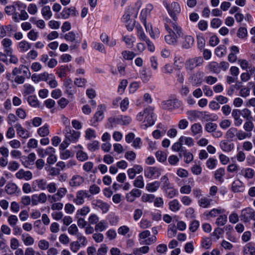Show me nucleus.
<instances>
[{"label": "nucleus", "mask_w": 255, "mask_h": 255, "mask_svg": "<svg viewBox=\"0 0 255 255\" xmlns=\"http://www.w3.org/2000/svg\"><path fill=\"white\" fill-rule=\"evenodd\" d=\"M165 28L168 31L169 34L165 36V40L169 44H176L177 39L183 35L181 27L176 21H174V22H171L170 25L166 24Z\"/></svg>", "instance_id": "obj_1"}, {"label": "nucleus", "mask_w": 255, "mask_h": 255, "mask_svg": "<svg viewBox=\"0 0 255 255\" xmlns=\"http://www.w3.org/2000/svg\"><path fill=\"white\" fill-rule=\"evenodd\" d=\"M163 3L166 8L170 16L174 21H176L177 20L176 15L180 12L181 10L179 3L176 2H172L170 4L166 0H164Z\"/></svg>", "instance_id": "obj_2"}, {"label": "nucleus", "mask_w": 255, "mask_h": 255, "mask_svg": "<svg viewBox=\"0 0 255 255\" xmlns=\"http://www.w3.org/2000/svg\"><path fill=\"white\" fill-rule=\"evenodd\" d=\"M65 139L70 142H76L79 139L80 132L72 129L69 126H66L64 130Z\"/></svg>", "instance_id": "obj_3"}, {"label": "nucleus", "mask_w": 255, "mask_h": 255, "mask_svg": "<svg viewBox=\"0 0 255 255\" xmlns=\"http://www.w3.org/2000/svg\"><path fill=\"white\" fill-rule=\"evenodd\" d=\"M241 220L244 223H249L251 220L255 221V211L251 208H247L242 211Z\"/></svg>", "instance_id": "obj_4"}, {"label": "nucleus", "mask_w": 255, "mask_h": 255, "mask_svg": "<svg viewBox=\"0 0 255 255\" xmlns=\"http://www.w3.org/2000/svg\"><path fill=\"white\" fill-rule=\"evenodd\" d=\"M203 59L202 57H196L186 60L185 66L187 70L192 71L196 67L202 65Z\"/></svg>", "instance_id": "obj_5"}, {"label": "nucleus", "mask_w": 255, "mask_h": 255, "mask_svg": "<svg viewBox=\"0 0 255 255\" xmlns=\"http://www.w3.org/2000/svg\"><path fill=\"white\" fill-rule=\"evenodd\" d=\"M161 169L158 167L149 166L144 169V174L145 177L147 178H154L156 179L161 175Z\"/></svg>", "instance_id": "obj_6"}, {"label": "nucleus", "mask_w": 255, "mask_h": 255, "mask_svg": "<svg viewBox=\"0 0 255 255\" xmlns=\"http://www.w3.org/2000/svg\"><path fill=\"white\" fill-rule=\"evenodd\" d=\"M88 192L86 190H79L76 193V198L74 199V202L77 205H80L84 203V198L89 197Z\"/></svg>", "instance_id": "obj_7"}, {"label": "nucleus", "mask_w": 255, "mask_h": 255, "mask_svg": "<svg viewBox=\"0 0 255 255\" xmlns=\"http://www.w3.org/2000/svg\"><path fill=\"white\" fill-rule=\"evenodd\" d=\"M15 176L19 179H24L28 181L32 179V174L30 171H24L21 169L16 173Z\"/></svg>", "instance_id": "obj_8"}, {"label": "nucleus", "mask_w": 255, "mask_h": 255, "mask_svg": "<svg viewBox=\"0 0 255 255\" xmlns=\"http://www.w3.org/2000/svg\"><path fill=\"white\" fill-rule=\"evenodd\" d=\"M92 205L100 208L103 213H107L110 208V205L108 203L99 199L94 200L92 201Z\"/></svg>", "instance_id": "obj_9"}, {"label": "nucleus", "mask_w": 255, "mask_h": 255, "mask_svg": "<svg viewBox=\"0 0 255 255\" xmlns=\"http://www.w3.org/2000/svg\"><path fill=\"white\" fill-rule=\"evenodd\" d=\"M78 12L77 11L75 7L64 8L61 13V16L64 19H67L70 15L77 16Z\"/></svg>", "instance_id": "obj_10"}, {"label": "nucleus", "mask_w": 255, "mask_h": 255, "mask_svg": "<svg viewBox=\"0 0 255 255\" xmlns=\"http://www.w3.org/2000/svg\"><path fill=\"white\" fill-rule=\"evenodd\" d=\"M204 73L201 71H198L193 74L190 78L192 83L196 85H200L203 80Z\"/></svg>", "instance_id": "obj_11"}, {"label": "nucleus", "mask_w": 255, "mask_h": 255, "mask_svg": "<svg viewBox=\"0 0 255 255\" xmlns=\"http://www.w3.org/2000/svg\"><path fill=\"white\" fill-rule=\"evenodd\" d=\"M232 116L234 119V125L236 127L240 126L243 123V120L240 118V111L234 109L232 112Z\"/></svg>", "instance_id": "obj_12"}, {"label": "nucleus", "mask_w": 255, "mask_h": 255, "mask_svg": "<svg viewBox=\"0 0 255 255\" xmlns=\"http://www.w3.org/2000/svg\"><path fill=\"white\" fill-rule=\"evenodd\" d=\"M84 181V179L83 177L80 175H74L70 179L69 181V185L71 187H77L80 186Z\"/></svg>", "instance_id": "obj_13"}, {"label": "nucleus", "mask_w": 255, "mask_h": 255, "mask_svg": "<svg viewBox=\"0 0 255 255\" xmlns=\"http://www.w3.org/2000/svg\"><path fill=\"white\" fill-rule=\"evenodd\" d=\"M160 185L162 190H167L170 187L173 185L170 182L169 179L167 174L162 176L160 179Z\"/></svg>", "instance_id": "obj_14"}, {"label": "nucleus", "mask_w": 255, "mask_h": 255, "mask_svg": "<svg viewBox=\"0 0 255 255\" xmlns=\"http://www.w3.org/2000/svg\"><path fill=\"white\" fill-rule=\"evenodd\" d=\"M141 194L140 190L137 189H133L129 193L127 194L126 198L129 202H133L135 197H139Z\"/></svg>", "instance_id": "obj_15"}, {"label": "nucleus", "mask_w": 255, "mask_h": 255, "mask_svg": "<svg viewBox=\"0 0 255 255\" xmlns=\"http://www.w3.org/2000/svg\"><path fill=\"white\" fill-rule=\"evenodd\" d=\"M2 45L3 46L4 51L6 54H10L12 53V50L11 48L12 45V41L11 39L5 38L3 39L1 42Z\"/></svg>", "instance_id": "obj_16"}, {"label": "nucleus", "mask_w": 255, "mask_h": 255, "mask_svg": "<svg viewBox=\"0 0 255 255\" xmlns=\"http://www.w3.org/2000/svg\"><path fill=\"white\" fill-rule=\"evenodd\" d=\"M15 128L17 134L22 138H27L29 136L28 131L23 128L21 125L17 124L15 125Z\"/></svg>", "instance_id": "obj_17"}, {"label": "nucleus", "mask_w": 255, "mask_h": 255, "mask_svg": "<svg viewBox=\"0 0 255 255\" xmlns=\"http://www.w3.org/2000/svg\"><path fill=\"white\" fill-rule=\"evenodd\" d=\"M55 149L52 147H49L46 149H38L37 153L39 156L41 158L45 157L46 155H50L51 153H54Z\"/></svg>", "instance_id": "obj_18"}, {"label": "nucleus", "mask_w": 255, "mask_h": 255, "mask_svg": "<svg viewBox=\"0 0 255 255\" xmlns=\"http://www.w3.org/2000/svg\"><path fill=\"white\" fill-rule=\"evenodd\" d=\"M138 8H129L128 11L124 15V19L126 21H129L130 16L136 17L138 13Z\"/></svg>", "instance_id": "obj_19"}, {"label": "nucleus", "mask_w": 255, "mask_h": 255, "mask_svg": "<svg viewBox=\"0 0 255 255\" xmlns=\"http://www.w3.org/2000/svg\"><path fill=\"white\" fill-rule=\"evenodd\" d=\"M232 190L234 192H239L243 191V183L239 180L234 181L232 183Z\"/></svg>", "instance_id": "obj_20"}, {"label": "nucleus", "mask_w": 255, "mask_h": 255, "mask_svg": "<svg viewBox=\"0 0 255 255\" xmlns=\"http://www.w3.org/2000/svg\"><path fill=\"white\" fill-rule=\"evenodd\" d=\"M194 38L190 35L185 36L182 42V47L185 49L191 47L194 44Z\"/></svg>", "instance_id": "obj_21"}, {"label": "nucleus", "mask_w": 255, "mask_h": 255, "mask_svg": "<svg viewBox=\"0 0 255 255\" xmlns=\"http://www.w3.org/2000/svg\"><path fill=\"white\" fill-rule=\"evenodd\" d=\"M244 255H255V247L251 243L246 244L243 249Z\"/></svg>", "instance_id": "obj_22"}, {"label": "nucleus", "mask_w": 255, "mask_h": 255, "mask_svg": "<svg viewBox=\"0 0 255 255\" xmlns=\"http://www.w3.org/2000/svg\"><path fill=\"white\" fill-rule=\"evenodd\" d=\"M221 148L224 151L230 152L234 147L233 143H231L226 140H222L220 143Z\"/></svg>", "instance_id": "obj_23"}, {"label": "nucleus", "mask_w": 255, "mask_h": 255, "mask_svg": "<svg viewBox=\"0 0 255 255\" xmlns=\"http://www.w3.org/2000/svg\"><path fill=\"white\" fill-rule=\"evenodd\" d=\"M99 111L96 113L94 118L96 122L101 121L103 118L104 111L105 110L106 107L105 105H101L98 106Z\"/></svg>", "instance_id": "obj_24"}, {"label": "nucleus", "mask_w": 255, "mask_h": 255, "mask_svg": "<svg viewBox=\"0 0 255 255\" xmlns=\"http://www.w3.org/2000/svg\"><path fill=\"white\" fill-rule=\"evenodd\" d=\"M176 104L175 100H168L163 101L161 106L163 109L165 110H170L174 108Z\"/></svg>", "instance_id": "obj_25"}, {"label": "nucleus", "mask_w": 255, "mask_h": 255, "mask_svg": "<svg viewBox=\"0 0 255 255\" xmlns=\"http://www.w3.org/2000/svg\"><path fill=\"white\" fill-rule=\"evenodd\" d=\"M159 187V182L155 181L152 183H147L146 185V189L149 192H154L157 191Z\"/></svg>", "instance_id": "obj_26"}, {"label": "nucleus", "mask_w": 255, "mask_h": 255, "mask_svg": "<svg viewBox=\"0 0 255 255\" xmlns=\"http://www.w3.org/2000/svg\"><path fill=\"white\" fill-rule=\"evenodd\" d=\"M21 239L23 242V244L26 246H32L34 243V239L28 234L22 235Z\"/></svg>", "instance_id": "obj_27"}, {"label": "nucleus", "mask_w": 255, "mask_h": 255, "mask_svg": "<svg viewBox=\"0 0 255 255\" xmlns=\"http://www.w3.org/2000/svg\"><path fill=\"white\" fill-rule=\"evenodd\" d=\"M225 169L223 168H220L216 170L215 172V178L220 183H222L224 181L223 177L225 175Z\"/></svg>", "instance_id": "obj_28"}, {"label": "nucleus", "mask_w": 255, "mask_h": 255, "mask_svg": "<svg viewBox=\"0 0 255 255\" xmlns=\"http://www.w3.org/2000/svg\"><path fill=\"white\" fill-rule=\"evenodd\" d=\"M212 201V199L204 197L198 200V204L201 207L207 208L210 206Z\"/></svg>", "instance_id": "obj_29"}, {"label": "nucleus", "mask_w": 255, "mask_h": 255, "mask_svg": "<svg viewBox=\"0 0 255 255\" xmlns=\"http://www.w3.org/2000/svg\"><path fill=\"white\" fill-rule=\"evenodd\" d=\"M64 85L66 89V92L69 95H72L75 93L73 88L72 81L71 79H67L64 82Z\"/></svg>", "instance_id": "obj_30"}, {"label": "nucleus", "mask_w": 255, "mask_h": 255, "mask_svg": "<svg viewBox=\"0 0 255 255\" xmlns=\"http://www.w3.org/2000/svg\"><path fill=\"white\" fill-rule=\"evenodd\" d=\"M133 184L136 188H143L144 186L143 176L142 175L138 176L133 181Z\"/></svg>", "instance_id": "obj_31"}, {"label": "nucleus", "mask_w": 255, "mask_h": 255, "mask_svg": "<svg viewBox=\"0 0 255 255\" xmlns=\"http://www.w3.org/2000/svg\"><path fill=\"white\" fill-rule=\"evenodd\" d=\"M108 227V224L105 220H101L98 222L95 227V230L96 231L102 232Z\"/></svg>", "instance_id": "obj_32"}, {"label": "nucleus", "mask_w": 255, "mask_h": 255, "mask_svg": "<svg viewBox=\"0 0 255 255\" xmlns=\"http://www.w3.org/2000/svg\"><path fill=\"white\" fill-rule=\"evenodd\" d=\"M31 45L25 40H22L18 44V47L21 52H24L30 49Z\"/></svg>", "instance_id": "obj_33"}, {"label": "nucleus", "mask_w": 255, "mask_h": 255, "mask_svg": "<svg viewBox=\"0 0 255 255\" xmlns=\"http://www.w3.org/2000/svg\"><path fill=\"white\" fill-rule=\"evenodd\" d=\"M182 156H184V161L189 163L193 160V155L190 152H188L186 149H183L181 151Z\"/></svg>", "instance_id": "obj_34"}, {"label": "nucleus", "mask_w": 255, "mask_h": 255, "mask_svg": "<svg viewBox=\"0 0 255 255\" xmlns=\"http://www.w3.org/2000/svg\"><path fill=\"white\" fill-rule=\"evenodd\" d=\"M206 121H213L215 119L216 116L210 114L208 112H200V117Z\"/></svg>", "instance_id": "obj_35"}, {"label": "nucleus", "mask_w": 255, "mask_h": 255, "mask_svg": "<svg viewBox=\"0 0 255 255\" xmlns=\"http://www.w3.org/2000/svg\"><path fill=\"white\" fill-rule=\"evenodd\" d=\"M17 190V186L12 183H8L5 187V192L8 194H12L14 193Z\"/></svg>", "instance_id": "obj_36"}, {"label": "nucleus", "mask_w": 255, "mask_h": 255, "mask_svg": "<svg viewBox=\"0 0 255 255\" xmlns=\"http://www.w3.org/2000/svg\"><path fill=\"white\" fill-rule=\"evenodd\" d=\"M215 53L217 56L219 57H223L226 54V46L224 45L219 46L216 48Z\"/></svg>", "instance_id": "obj_37"}, {"label": "nucleus", "mask_w": 255, "mask_h": 255, "mask_svg": "<svg viewBox=\"0 0 255 255\" xmlns=\"http://www.w3.org/2000/svg\"><path fill=\"white\" fill-rule=\"evenodd\" d=\"M41 13L46 19H49L52 15L49 6H44L41 10Z\"/></svg>", "instance_id": "obj_38"}, {"label": "nucleus", "mask_w": 255, "mask_h": 255, "mask_svg": "<svg viewBox=\"0 0 255 255\" xmlns=\"http://www.w3.org/2000/svg\"><path fill=\"white\" fill-rule=\"evenodd\" d=\"M14 4L15 5H10L5 6L4 11L8 15H11L14 13L16 11L15 5L19 6V4L18 2H15Z\"/></svg>", "instance_id": "obj_39"}, {"label": "nucleus", "mask_w": 255, "mask_h": 255, "mask_svg": "<svg viewBox=\"0 0 255 255\" xmlns=\"http://www.w3.org/2000/svg\"><path fill=\"white\" fill-rule=\"evenodd\" d=\"M149 248L148 246H143L139 248L134 249L133 251V254L134 255H142V254L147 253Z\"/></svg>", "instance_id": "obj_40"}, {"label": "nucleus", "mask_w": 255, "mask_h": 255, "mask_svg": "<svg viewBox=\"0 0 255 255\" xmlns=\"http://www.w3.org/2000/svg\"><path fill=\"white\" fill-rule=\"evenodd\" d=\"M169 209L173 212H176L180 209L179 203L177 199L173 200L169 203Z\"/></svg>", "instance_id": "obj_41"}, {"label": "nucleus", "mask_w": 255, "mask_h": 255, "mask_svg": "<svg viewBox=\"0 0 255 255\" xmlns=\"http://www.w3.org/2000/svg\"><path fill=\"white\" fill-rule=\"evenodd\" d=\"M182 142H180L179 140L178 142H176L173 144L172 146V150L174 151H179V155L180 157H182V153L181 151L183 149H185L182 147Z\"/></svg>", "instance_id": "obj_42"}, {"label": "nucleus", "mask_w": 255, "mask_h": 255, "mask_svg": "<svg viewBox=\"0 0 255 255\" xmlns=\"http://www.w3.org/2000/svg\"><path fill=\"white\" fill-rule=\"evenodd\" d=\"M33 183L36 184L42 190H45L47 185L46 180L44 179H37L34 181Z\"/></svg>", "instance_id": "obj_43"}, {"label": "nucleus", "mask_w": 255, "mask_h": 255, "mask_svg": "<svg viewBox=\"0 0 255 255\" xmlns=\"http://www.w3.org/2000/svg\"><path fill=\"white\" fill-rule=\"evenodd\" d=\"M167 196L169 198H172L175 197L177 194V190L174 188L173 186H171L167 190H164Z\"/></svg>", "instance_id": "obj_44"}, {"label": "nucleus", "mask_w": 255, "mask_h": 255, "mask_svg": "<svg viewBox=\"0 0 255 255\" xmlns=\"http://www.w3.org/2000/svg\"><path fill=\"white\" fill-rule=\"evenodd\" d=\"M87 148L90 151H95L99 148V142L97 140H94L89 143L87 144Z\"/></svg>", "instance_id": "obj_45"}, {"label": "nucleus", "mask_w": 255, "mask_h": 255, "mask_svg": "<svg viewBox=\"0 0 255 255\" xmlns=\"http://www.w3.org/2000/svg\"><path fill=\"white\" fill-rule=\"evenodd\" d=\"M123 40L127 45L132 46L135 41V38L132 35H123Z\"/></svg>", "instance_id": "obj_46"}, {"label": "nucleus", "mask_w": 255, "mask_h": 255, "mask_svg": "<svg viewBox=\"0 0 255 255\" xmlns=\"http://www.w3.org/2000/svg\"><path fill=\"white\" fill-rule=\"evenodd\" d=\"M49 133L48 126L45 125L38 129V133L41 136H46Z\"/></svg>", "instance_id": "obj_47"}, {"label": "nucleus", "mask_w": 255, "mask_h": 255, "mask_svg": "<svg viewBox=\"0 0 255 255\" xmlns=\"http://www.w3.org/2000/svg\"><path fill=\"white\" fill-rule=\"evenodd\" d=\"M122 55L123 58L127 60H132L135 56V54L133 52L127 50L123 51Z\"/></svg>", "instance_id": "obj_48"}, {"label": "nucleus", "mask_w": 255, "mask_h": 255, "mask_svg": "<svg viewBox=\"0 0 255 255\" xmlns=\"http://www.w3.org/2000/svg\"><path fill=\"white\" fill-rule=\"evenodd\" d=\"M179 141L182 143L184 142L185 144L188 146H193L194 144L193 138L189 137L182 136L179 138Z\"/></svg>", "instance_id": "obj_49"}, {"label": "nucleus", "mask_w": 255, "mask_h": 255, "mask_svg": "<svg viewBox=\"0 0 255 255\" xmlns=\"http://www.w3.org/2000/svg\"><path fill=\"white\" fill-rule=\"evenodd\" d=\"M237 130V129L235 128H229L226 134L227 138L232 140L235 136V135H236Z\"/></svg>", "instance_id": "obj_50"}, {"label": "nucleus", "mask_w": 255, "mask_h": 255, "mask_svg": "<svg viewBox=\"0 0 255 255\" xmlns=\"http://www.w3.org/2000/svg\"><path fill=\"white\" fill-rule=\"evenodd\" d=\"M217 162L218 161L216 159L209 158L206 162L207 167L209 169H213L216 167Z\"/></svg>", "instance_id": "obj_51"}, {"label": "nucleus", "mask_w": 255, "mask_h": 255, "mask_svg": "<svg viewBox=\"0 0 255 255\" xmlns=\"http://www.w3.org/2000/svg\"><path fill=\"white\" fill-rule=\"evenodd\" d=\"M96 137L95 131L92 128H88L85 131V138L87 139L90 140Z\"/></svg>", "instance_id": "obj_52"}, {"label": "nucleus", "mask_w": 255, "mask_h": 255, "mask_svg": "<svg viewBox=\"0 0 255 255\" xmlns=\"http://www.w3.org/2000/svg\"><path fill=\"white\" fill-rule=\"evenodd\" d=\"M27 102L32 107H36L38 106L39 102L35 96H29L27 99Z\"/></svg>", "instance_id": "obj_53"}, {"label": "nucleus", "mask_w": 255, "mask_h": 255, "mask_svg": "<svg viewBox=\"0 0 255 255\" xmlns=\"http://www.w3.org/2000/svg\"><path fill=\"white\" fill-rule=\"evenodd\" d=\"M19 167V164L15 161H10L7 165V168L12 172L15 171Z\"/></svg>", "instance_id": "obj_54"}, {"label": "nucleus", "mask_w": 255, "mask_h": 255, "mask_svg": "<svg viewBox=\"0 0 255 255\" xmlns=\"http://www.w3.org/2000/svg\"><path fill=\"white\" fill-rule=\"evenodd\" d=\"M227 222V217L225 215H220L216 220V223L218 226H222L226 224Z\"/></svg>", "instance_id": "obj_55"}, {"label": "nucleus", "mask_w": 255, "mask_h": 255, "mask_svg": "<svg viewBox=\"0 0 255 255\" xmlns=\"http://www.w3.org/2000/svg\"><path fill=\"white\" fill-rule=\"evenodd\" d=\"M153 115L148 116L147 117L145 118L144 122L145 123L143 126H145V128L152 126L154 124V119Z\"/></svg>", "instance_id": "obj_56"}, {"label": "nucleus", "mask_w": 255, "mask_h": 255, "mask_svg": "<svg viewBox=\"0 0 255 255\" xmlns=\"http://www.w3.org/2000/svg\"><path fill=\"white\" fill-rule=\"evenodd\" d=\"M77 159L81 161H84L88 159L87 154L82 150L78 151L76 154Z\"/></svg>", "instance_id": "obj_57"}, {"label": "nucleus", "mask_w": 255, "mask_h": 255, "mask_svg": "<svg viewBox=\"0 0 255 255\" xmlns=\"http://www.w3.org/2000/svg\"><path fill=\"white\" fill-rule=\"evenodd\" d=\"M236 136L239 140H241L247 137H250L251 134L247 133L243 130H237V132L236 133Z\"/></svg>", "instance_id": "obj_58"}, {"label": "nucleus", "mask_w": 255, "mask_h": 255, "mask_svg": "<svg viewBox=\"0 0 255 255\" xmlns=\"http://www.w3.org/2000/svg\"><path fill=\"white\" fill-rule=\"evenodd\" d=\"M248 31L245 27H240L237 32V36L240 38H245L247 36Z\"/></svg>", "instance_id": "obj_59"}, {"label": "nucleus", "mask_w": 255, "mask_h": 255, "mask_svg": "<svg viewBox=\"0 0 255 255\" xmlns=\"http://www.w3.org/2000/svg\"><path fill=\"white\" fill-rule=\"evenodd\" d=\"M209 70L215 73H218L220 71L219 64L216 62H212L209 65Z\"/></svg>", "instance_id": "obj_60"}, {"label": "nucleus", "mask_w": 255, "mask_h": 255, "mask_svg": "<svg viewBox=\"0 0 255 255\" xmlns=\"http://www.w3.org/2000/svg\"><path fill=\"white\" fill-rule=\"evenodd\" d=\"M155 199V196L152 194H143L141 197V200L143 202L152 203Z\"/></svg>", "instance_id": "obj_61"}, {"label": "nucleus", "mask_w": 255, "mask_h": 255, "mask_svg": "<svg viewBox=\"0 0 255 255\" xmlns=\"http://www.w3.org/2000/svg\"><path fill=\"white\" fill-rule=\"evenodd\" d=\"M38 246L42 250H46L49 247V243L45 240H41L38 242Z\"/></svg>", "instance_id": "obj_62"}, {"label": "nucleus", "mask_w": 255, "mask_h": 255, "mask_svg": "<svg viewBox=\"0 0 255 255\" xmlns=\"http://www.w3.org/2000/svg\"><path fill=\"white\" fill-rule=\"evenodd\" d=\"M68 232L71 235L77 236L78 234V228L76 225L73 224L70 225L68 228Z\"/></svg>", "instance_id": "obj_63"}, {"label": "nucleus", "mask_w": 255, "mask_h": 255, "mask_svg": "<svg viewBox=\"0 0 255 255\" xmlns=\"http://www.w3.org/2000/svg\"><path fill=\"white\" fill-rule=\"evenodd\" d=\"M64 37L66 41H70L71 42H74L76 40V35L73 31H70L66 33L64 36Z\"/></svg>", "instance_id": "obj_64"}]
</instances>
